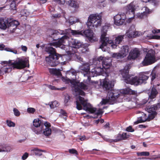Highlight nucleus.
I'll return each instance as SVG.
<instances>
[{
  "mask_svg": "<svg viewBox=\"0 0 160 160\" xmlns=\"http://www.w3.org/2000/svg\"><path fill=\"white\" fill-rule=\"evenodd\" d=\"M135 7L133 2L127 5L125 8L126 12L127 13L130 14V12L134 15V11L135 9Z\"/></svg>",
  "mask_w": 160,
  "mask_h": 160,
  "instance_id": "27",
  "label": "nucleus"
},
{
  "mask_svg": "<svg viewBox=\"0 0 160 160\" xmlns=\"http://www.w3.org/2000/svg\"><path fill=\"white\" fill-rule=\"evenodd\" d=\"M34 151L35 155L37 156H40L42 155V152L43 151L37 148H35L32 150Z\"/></svg>",
  "mask_w": 160,
  "mask_h": 160,
  "instance_id": "34",
  "label": "nucleus"
},
{
  "mask_svg": "<svg viewBox=\"0 0 160 160\" xmlns=\"http://www.w3.org/2000/svg\"><path fill=\"white\" fill-rule=\"evenodd\" d=\"M60 113L64 116L67 117V113L64 110L61 109L60 111Z\"/></svg>",
  "mask_w": 160,
  "mask_h": 160,
  "instance_id": "52",
  "label": "nucleus"
},
{
  "mask_svg": "<svg viewBox=\"0 0 160 160\" xmlns=\"http://www.w3.org/2000/svg\"><path fill=\"white\" fill-rule=\"evenodd\" d=\"M140 55V52L137 48H134L132 50L129 52L128 56V60L135 59L137 58Z\"/></svg>",
  "mask_w": 160,
  "mask_h": 160,
  "instance_id": "19",
  "label": "nucleus"
},
{
  "mask_svg": "<svg viewBox=\"0 0 160 160\" xmlns=\"http://www.w3.org/2000/svg\"><path fill=\"white\" fill-rule=\"evenodd\" d=\"M160 108V103H158L156 104H154L153 106H151L150 107H147L146 108V110L149 113L148 115H150L151 116L153 115L154 114V118L157 115V112L156 111Z\"/></svg>",
  "mask_w": 160,
  "mask_h": 160,
  "instance_id": "14",
  "label": "nucleus"
},
{
  "mask_svg": "<svg viewBox=\"0 0 160 160\" xmlns=\"http://www.w3.org/2000/svg\"><path fill=\"white\" fill-rule=\"evenodd\" d=\"M28 156V154L27 153H25L22 156V158L23 160L26 159Z\"/></svg>",
  "mask_w": 160,
  "mask_h": 160,
  "instance_id": "55",
  "label": "nucleus"
},
{
  "mask_svg": "<svg viewBox=\"0 0 160 160\" xmlns=\"http://www.w3.org/2000/svg\"><path fill=\"white\" fill-rule=\"evenodd\" d=\"M8 22V21H4L3 19L0 18V28L3 30L6 29L7 28V23Z\"/></svg>",
  "mask_w": 160,
  "mask_h": 160,
  "instance_id": "31",
  "label": "nucleus"
},
{
  "mask_svg": "<svg viewBox=\"0 0 160 160\" xmlns=\"http://www.w3.org/2000/svg\"><path fill=\"white\" fill-rule=\"evenodd\" d=\"M120 92L118 90H111L108 92L106 99H103L99 105L106 104H113L114 102L120 96Z\"/></svg>",
  "mask_w": 160,
  "mask_h": 160,
  "instance_id": "7",
  "label": "nucleus"
},
{
  "mask_svg": "<svg viewBox=\"0 0 160 160\" xmlns=\"http://www.w3.org/2000/svg\"><path fill=\"white\" fill-rule=\"evenodd\" d=\"M83 45H84V46H83L82 47H81L80 48H82L81 49V51L82 52V53H85L86 51H87L88 50V48L86 47V45L85 44H83Z\"/></svg>",
  "mask_w": 160,
  "mask_h": 160,
  "instance_id": "46",
  "label": "nucleus"
},
{
  "mask_svg": "<svg viewBox=\"0 0 160 160\" xmlns=\"http://www.w3.org/2000/svg\"><path fill=\"white\" fill-rule=\"evenodd\" d=\"M137 154L138 156H148L149 153L148 152H137Z\"/></svg>",
  "mask_w": 160,
  "mask_h": 160,
  "instance_id": "36",
  "label": "nucleus"
},
{
  "mask_svg": "<svg viewBox=\"0 0 160 160\" xmlns=\"http://www.w3.org/2000/svg\"><path fill=\"white\" fill-rule=\"evenodd\" d=\"M68 2L70 6L75 8H78L79 7L78 4L75 1L70 0Z\"/></svg>",
  "mask_w": 160,
  "mask_h": 160,
  "instance_id": "33",
  "label": "nucleus"
},
{
  "mask_svg": "<svg viewBox=\"0 0 160 160\" xmlns=\"http://www.w3.org/2000/svg\"><path fill=\"white\" fill-rule=\"evenodd\" d=\"M123 93L124 94H136V92L132 90L131 89L128 88L124 89L123 90Z\"/></svg>",
  "mask_w": 160,
  "mask_h": 160,
  "instance_id": "35",
  "label": "nucleus"
},
{
  "mask_svg": "<svg viewBox=\"0 0 160 160\" xmlns=\"http://www.w3.org/2000/svg\"><path fill=\"white\" fill-rule=\"evenodd\" d=\"M33 125L36 127H39L40 130L37 132H35L37 134H40L42 132V128H43L44 123L42 122L38 118L34 120L33 122Z\"/></svg>",
  "mask_w": 160,
  "mask_h": 160,
  "instance_id": "17",
  "label": "nucleus"
},
{
  "mask_svg": "<svg viewBox=\"0 0 160 160\" xmlns=\"http://www.w3.org/2000/svg\"><path fill=\"white\" fill-rule=\"evenodd\" d=\"M35 111V109L33 108H30L27 109V112L29 113H33Z\"/></svg>",
  "mask_w": 160,
  "mask_h": 160,
  "instance_id": "44",
  "label": "nucleus"
},
{
  "mask_svg": "<svg viewBox=\"0 0 160 160\" xmlns=\"http://www.w3.org/2000/svg\"><path fill=\"white\" fill-rule=\"evenodd\" d=\"M126 18V15L124 13H119L114 17V23L117 25H121L123 23Z\"/></svg>",
  "mask_w": 160,
  "mask_h": 160,
  "instance_id": "12",
  "label": "nucleus"
},
{
  "mask_svg": "<svg viewBox=\"0 0 160 160\" xmlns=\"http://www.w3.org/2000/svg\"><path fill=\"white\" fill-rule=\"evenodd\" d=\"M52 103V105H54L55 107H58V103L57 101H55L53 102Z\"/></svg>",
  "mask_w": 160,
  "mask_h": 160,
  "instance_id": "59",
  "label": "nucleus"
},
{
  "mask_svg": "<svg viewBox=\"0 0 160 160\" xmlns=\"http://www.w3.org/2000/svg\"><path fill=\"white\" fill-rule=\"evenodd\" d=\"M104 128H109V124L108 122H107L104 126Z\"/></svg>",
  "mask_w": 160,
  "mask_h": 160,
  "instance_id": "62",
  "label": "nucleus"
},
{
  "mask_svg": "<svg viewBox=\"0 0 160 160\" xmlns=\"http://www.w3.org/2000/svg\"><path fill=\"white\" fill-rule=\"evenodd\" d=\"M155 113L154 112L153 114V115L152 116L148 115V117L146 114L143 113L141 117L138 118L137 121L136 122H135V123L138 124V123L144 122L146 121H149L154 118V114H155Z\"/></svg>",
  "mask_w": 160,
  "mask_h": 160,
  "instance_id": "16",
  "label": "nucleus"
},
{
  "mask_svg": "<svg viewBox=\"0 0 160 160\" xmlns=\"http://www.w3.org/2000/svg\"><path fill=\"white\" fill-rule=\"evenodd\" d=\"M158 94V92L154 87H153L150 90L148 93V98L152 100L153 99L156 98Z\"/></svg>",
  "mask_w": 160,
  "mask_h": 160,
  "instance_id": "24",
  "label": "nucleus"
},
{
  "mask_svg": "<svg viewBox=\"0 0 160 160\" xmlns=\"http://www.w3.org/2000/svg\"><path fill=\"white\" fill-rule=\"evenodd\" d=\"M103 112L102 111V109H99L96 112V114L98 115L102 114L103 113Z\"/></svg>",
  "mask_w": 160,
  "mask_h": 160,
  "instance_id": "53",
  "label": "nucleus"
},
{
  "mask_svg": "<svg viewBox=\"0 0 160 160\" xmlns=\"http://www.w3.org/2000/svg\"><path fill=\"white\" fill-rule=\"evenodd\" d=\"M23 12H24V14H22V15L25 16L27 17L29 15V12L26 10H24Z\"/></svg>",
  "mask_w": 160,
  "mask_h": 160,
  "instance_id": "58",
  "label": "nucleus"
},
{
  "mask_svg": "<svg viewBox=\"0 0 160 160\" xmlns=\"http://www.w3.org/2000/svg\"><path fill=\"white\" fill-rule=\"evenodd\" d=\"M51 127L50 123L48 122H44L43 128L42 130H43V133L46 136H49L51 134V130L50 128Z\"/></svg>",
  "mask_w": 160,
  "mask_h": 160,
  "instance_id": "22",
  "label": "nucleus"
},
{
  "mask_svg": "<svg viewBox=\"0 0 160 160\" xmlns=\"http://www.w3.org/2000/svg\"><path fill=\"white\" fill-rule=\"evenodd\" d=\"M69 33H71L73 36H77L81 33L80 32L77 31L76 30H72L71 29H67L65 30H59L58 31L50 30L49 35L53 38V40H56L59 39L57 42L51 43L50 45L56 47L60 48L61 49L65 50V52L68 54H71V51L68 50V46H65L63 44V43L65 42V39L67 37L64 36L59 39V37L58 36L59 35L67 34Z\"/></svg>",
  "mask_w": 160,
  "mask_h": 160,
  "instance_id": "1",
  "label": "nucleus"
},
{
  "mask_svg": "<svg viewBox=\"0 0 160 160\" xmlns=\"http://www.w3.org/2000/svg\"><path fill=\"white\" fill-rule=\"evenodd\" d=\"M16 0H13L10 5V7L11 9L13 10H16V5L15 2V1Z\"/></svg>",
  "mask_w": 160,
  "mask_h": 160,
  "instance_id": "41",
  "label": "nucleus"
},
{
  "mask_svg": "<svg viewBox=\"0 0 160 160\" xmlns=\"http://www.w3.org/2000/svg\"><path fill=\"white\" fill-rule=\"evenodd\" d=\"M80 69L84 76H87L88 79H89V74L90 72V65L88 63H83L80 67Z\"/></svg>",
  "mask_w": 160,
  "mask_h": 160,
  "instance_id": "15",
  "label": "nucleus"
},
{
  "mask_svg": "<svg viewBox=\"0 0 160 160\" xmlns=\"http://www.w3.org/2000/svg\"><path fill=\"white\" fill-rule=\"evenodd\" d=\"M151 75L152 76L151 78V80L153 81L154 79L156 77V73L155 72V71H152V73L151 74Z\"/></svg>",
  "mask_w": 160,
  "mask_h": 160,
  "instance_id": "45",
  "label": "nucleus"
},
{
  "mask_svg": "<svg viewBox=\"0 0 160 160\" xmlns=\"http://www.w3.org/2000/svg\"><path fill=\"white\" fill-rule=\"evenodd\" d=\"M13 111L14 114L15 116L18 117L20 116V112L16 108H14L13 109Z\"/></svg>",
  "mask_w": 160,
  "mask_h": 160,
  "instance_id": "43",
  "label": "nucleus"
},
{
  "mask_svg": "<svg viewBox=\"0 0 160 160\" xmlns=\"http://www.w3.org/2000/svg\"><path fill=\"white\" fill-rule=\"evenodd\" d=\"M88 86L87 83L84 82H79L75 85L74 90L77 95H81L83 96L85 95V93L80 88L86 90L88 89Z\"/></svg>",
  "mask_w": 160,
  "mask_h": 160,
  "instance_id": "10",
  "label": "nucleus"
},
{
  "mask_svg": "<svg viewBox=\"0 0 160 160\" xmlns=\"http://www.w3.org/2000/svg\"><path fill=\"white\" fill-rule=\"evenodd\" d=\"M126 130L127 131L130 132H133L134 131V130L132 128L131 126L128 127Z\"/></svg>",
  "mask_w": 160,
  "mask_h": 160,
  "instance_id": "57",
  "label": "nucleus"
},
{
  "mask_svg": "<svg viewBox=\"0 0 160 160\" xmlns=\"http://www.w3.org/2000/svg\"><path fill=\"white\" fill-rule=\"evenodd\" d=\"M108 28V26H104L102 27L101 31V41L100 42L101 45L100 48L103 51H105L104 47L107 45L110 46L112 48H116L117 47V44H118L121 42L123 39L124 36V35H120L116 37L115 40V44H114L112 40H109L108 38L105 37Z\"/></svg>",
  "mask_w": 160,
  "mask_h": 160,
  "instance_id": "3",
  "label": "nucleus"
},
{
  "mask_svg": "<svg viewBox=\"0 0 160 160\" xmlns=\"http://www.w3.org/2000/svg\"><path fill=\"white\" fill-rule=\"evenodd\" d=\"M144 8H145V11L141 13H137L135 15L134 14V18L142 19L147 16L148 14L149 13V10L148 8L147 7H144Z\"/></svg>",
  "mask_w": 160,
  "mask_h": 160,
  "instance_id": "26",
  "label": "nucleus"
},
{
  "mask_svg": "<svg viewBox=\"0 0 160 160\" xmlns=\"http://www.w3.org/2000/svg\"><path fill=\"white\" fill-rule=\"evenodd\" d=\"M112 57L113 58H115L117 59L122 58L120 52L113 53L112 55Z\"/></svg>",
  "mask_w": 160,
  "mask_h": 160,
  "instance_id": "37",
  "label": "nucleus"
},
{
  "mask_svg": "<svg viewBox=\"0 0 160 160\" xmlns=\"http://www.w3.org/2000/svg\"><path fill=\"white\" fill-rule=\"evenodd\" d=\"M114 81L110 82L108 79H105L103 82V87L106 90H108L113 87L114 85Z\"/></svg>",
  "mask_w": 160,
  "mask_h": 160,
  "instance_id": "25",
  "label": "nucleus"
},
{
  "mask_svg": "<svg viewBox=\"0 0 160 160\" xmlns=\"http://www.w3.org/2000/svg\"><path fill=\"white\" fill-rule=\"evenodd\" d=\"M155 55V52L152 49L149 50L142 62L143 65L147 66L155 62L156 61Z\"/></svg>",
  "mask_w": 160,
  "mask_h": 160,
  "instance_id": "9",
  "label": "nucleus"
},
{
  "mask_svg": "<svg viewBox=\"0 0 160 160\" xmlns=\"http://www.w3.org/2000/svg\"><path fill=\"white\" fill-rule=\"evenodd\" d=\"M101 24V17L97 14H91L88 18L87 23L89 29H92L93 28H97L100 26Z\"/></svg>",
  "mask_w": 160,
  "mask_h": 160,
  "instance_id": "8",
  "label": "nucleus"
},
{
  "mask_svg": "<svg viewBox=\"0 0 160 160\" xmlns=\"http://www.w3.org/2000/svg\"><path fill=\"white\" fill-rule=\"evenodd\" d=\"M129 51V47L127 45L122 46L120 51L122 58L126 57L128 54Z\"/></svg>",
  "mask_w": 160,
  "mask_h": 160,
  "instance_id": "28",
  "label": "nucleus"
},
{
  "mask_svg": "<svg viewBox=\"0 0 160 160\" xmlns=\"http://www.w3.org/2000/svg\"><path fill=\"white\" fill-rule=\"evenodd\" d=\"M126 34L128 38H135L138 36V32L135 31L134 26H132L126 32Z\"/></svg>",
  "mask_w": 160,
  "mask_h": 160,
  "instance_id": "18",
  "label": "nucleus"
},
{
  "mask_svg": "<svg viewBox=\"0 0 160 160\" xmlns=\"http://www.w3.org/2000/svg\"><path fill=\"white\" fill-rule=\"evenodd\" d=\"M70 96L68 95H67L65 96L64 103L65 104H66L68 102Z\"/></svg>",
  "mask_w": 160,
  "mask_h": 160,
  "instance_id": "48",
  "label": "nucleus"
},
{
  "mask_svg": "<svg viewBox=\"0 0 160 160\" xmlns=\"http://www.w3.org/2000/svg\"><path fill=\"white\" fill-rule=\"evenodd\" d=\"M98 61L102 62V68L105 69L108 68L111 65L112 60L110 58L101 56L98 58Z\"/></svg>",
  "mask_w": 160,
  "mask_h": 160,
  "instance_id": "13",
  "label": "nucleus"
},
{
  "mask_svg": "<svg viewBox=\"0 0 160 160\" xmlns=\"http://www.w3.org/2000/svg\"><path fill=\"white\" fill-rule=\"evenodd\" d=\"M48 88L52 90H62L64 88H55V86L52 85H49L48 86Z\"/></svg>",
  "mask_w": 160,
  "mask_h": 160,
  "instance_id": "38",
  "label": "nucleus"
},
{
  "mask_svg": "<svg viewBox=\"0 0 160 160\" xmlns=\"http://www.w3.org/2000/svg\"><path fill=\"white\" fill-rule=\"evenodd\" d=\"M1 64H6L2 68L0 71L2 73H8L11 72L12 68H16L18 69H22L27 67V64H28V61L27 60L20 59L18 61H13L9 60L8 61H3L1 62Z\"/></svg>",
  "mask_w": 160,
  "mask_h": 160,
  "instance_id": "4",
  "label": "nucleus"
},
{
  "mask_svg": "<svg viewBox=\"0 0 160 160\" xmlns=\"http://www.w3.org/2000/svg\"><path fill=\"white\" fill-rule=\"evenodd\" d=\"M49 71L51 74L58 76L61 75V72L59 69H57L54 68H49Z\"/></svg>",
  "mask_w": 160,
  "mask_h": 160,
  "instance_id": "30",
  "label": "nucleus"
},
{
  "mask_svg": "<svg viewBox=\"0 0 160 160\" xmlns=\"http://www.w3.org/2000/svg\"><path fill=\"white\" fill-rule=\"evenodd\" d=\"M113 142H117L120 140H122L121 138V134H118L116 136V138L114 139H112Z\"/></svg>",
  "mask_w": 160,
  "mask_h": 160,
  "instance_id": "39",
  "label": "nucleus"
},
{
  "mask_svg": "<svg viewBox=\"0 0 160 160\" xmlns=\"http://www.w3.org/2000/svg\"><path fill=\"white\" fill-rule=\"evenodd\" d=\"M152 32L153 33L160 32V29H154L152 31Z\"/></svg>",
  "mask_w": 160,
  "mask_h": 160,
  "instance_id": "60",
  "label": "nucleus"
},
{
  "mask_svg": "<svg viewBox=\"0 0 160 160\" xmlns=\"http://www.w3.org/2000/svg\"><path fill=\"white\" fill-rule=\"evenodd\" d=\"M70 74H71L72 75L75 76L77 74V72L74 70H71L69 72Z\"/></svg>",
  "mask_w": 160,
  "mask_h": 160,
  "instance_id": "50",
  "label": "nucleus"
},
{
  "mask_svg": "<svg viewBox=\"0 0 160 160\" xmlns=\"http://www.w3.org/2000/svg\"><path fill=\"white\" fill-rule=\"evenodd\" d=\"M46 51L50 54L48 57L46 58V61L48 66L55 67L62 62L60 60L62 59V57L56 53L55 48L48 47L46 48Z\"/></svg>",
  "mask_w": 160,
  "mask_h": 160,
  "instance_id": "5",
  "label": "nucleus"
},
{
  "mask_svg": "<svg viewBox=\"0 0 160 160\" xmlns=\"http://www.w3.org/2000/svg\"><path fill=\"white\" fill-rule=\"evenodd\" d=\"M6 122L7 125L9 127H14L15 126V123L11 121L7 120Z\"/></svg>",
  "mask_w": 160,
  "mask_h": 160,
  "instance_id": "40",
  "label": "nucleus"
},
{
  "mask_svg": "<svg viewBox=\"0 0 160 160\" xmlns=\"http://www.w3.org/2000/svg\"><path fill=\"white\" fill-rule=\"evenodd\" d=\"M69 44L71 47L75 48H79L81 47L84 46L82 43L79 41L73 39H72L69 41Z\"/></svg>",
  "mask_w": 160,
  "mask_h": 160,
  "instance_id": "20",
  "label": "nucleus"
},
{
  "mask_svg": "<svg viewBox=\"0 0 160 160\" xmlns=\"http://www.w3.org/2000/svg\"><path fill=\"white\" fill-rule=\"evenodd\" d=\"M60 16V15L59 14H53L52 15V17L54 18H56L59 17Z\"/></svg>",
  "mask_w": 160,
  "mask_h": 160,
  "instance_id": "63",
  "label": "nucleus"
},
{
  "mask_svg": "<svg viewBox=\"0 0 160 160\" xmlns=\"http://www.w3.org/2000/svg\"><path fill=\"white\" fill-rule=\"evenodd\" d=\"M4 49L7 51L12 52L15 54L18 53L17 51L16 50H13L9 48H5Z\"/></svg>",
  "mask_w": 160,
  "mask_h": 160,
  "instance_id": "42",
  "label": "nucleus"
},
{
  "mask_svg": "<svg viewBox=\"0 0 160 160\" xmlns=\"http://www.w3.org/2000/svg\"><path fill=\"white\" fill-rule=\"evenodd\" d=\"M73 55L75 56L78 62H83V59L80 56H78L77 54H74Z\"/></svg>",
  "mask_w": 160,
  "mask_h": 160,
  "instance_id": "47",
  "label": "nucleus"
},
{
  "mask_svg": "<svg viewBox=\"0 0 160 160\" xmlns=\"http://www.w3.org/2000/svg\"><path fill=\"white\" fill-rule=\"evenodd\" d=\"M76 108L79 110L82 109V105L83 107V109L86 111H88L91 113H93L96 111V108H93L91 104L88 103L87 100L84 98L79 96L76 98Z\"/></svg>",
  "mask_w": 160,
  "mask_h": 160,
  "instance_id": "6",
  "label": "nucleus"
},
{
  "mask_svg": "<svg viewBox=\"0 0 160 160\" xmlns=\"http://www.w3.org/2000/svg\"><path fill=\"white\" fill-rule=\"evenodd\" d=\"M78 32H81V34H79L75 36H78L79 35H82L86 37L89 41L90 42H94L97 41L98 39L94 35V33L92 30L91 29H87L84 32L82 31H77Z\"/></svg>",
  "mask_w": 160,
  "mask_h": 160,
  "instance_id": "11",
  "label": "nucleus"
},
{
  "mask_svg": "<svg viewBox=\"0 0 160 160\" xmlns=\"http://www.w3.org/2000/svg\"><path fill=\"white\" fill-rule=\"evenodd\" d=\"M59 4H64L65 2V0H54Z\"/></svg>",
  "mask_w": 160,
  "mask_h": 160,
  "instance_id": "51",
  "label": "nucleus"
},
{
  "mask_svg": "<svg viewBox=\"0 0 160 160\" xmlns=\"http://www.w3.org/2000/svg\"><path fill=\"white\" fill-rule=\"evenodd\" d=\"M19 22L18 21L14 20L7 23V26L12 32H14L15 30L16 29L17 26L19 25Z\"/></svg>",
  "mask_w": 160,
  "mask_h": 160,
  "instance_id": "21",
  "label": "nucleus"
},
{
  "mask_svg": "<svg viewBox=\"0 0 160 160\" xmlns=\"http://www.w3.org/2000/svg\"><path fill=\"white\" fill-rule=\"evenodd\" d=\"M21 48L22 50L24 52H26L27 50V48L26 46L21 45Z\"/></svg>",
  "mask_w": 160,
  "mask_h": 160,
  "instance_id": "56",
  "label": "nucleus"
},
{
  "mask_svg": "<svg viewBox=\"0 0 160 160\" xmlns=\"http://www.w3.org/2000/svg\"><path fill=\"white\" fill-rule=\"evenodd\" d=\"M69 152L71 153H75L76 154H78V153L76 150L74 149H70L69 150Z\"/></svg>",
  "mask_w": 160,
  "mask_h": 160,
  "instance_id": "54",
  "label": "nucleus"
},
{
  "mask_svg": "<svg viewBox=\"0 0 160 160\" xmlns=\"http://www.w3.org/2000/svg\"><path fill=\"white\" fill-rule=\"evenodd\" d=\"M103 72H104L103 70L100 67L99 68H97L93 69L92 70L91 72L89 73V76H91L94 77L97 76L98 75H102L103 73Z\"/></svg>",
  "mask_w": 160,
  "mask_h": 160,
  "instance_id": "23",
  "label": "nucleus"
},
{
  "mask_svg": "<svg viewBox=\"0 0 160 160\" xmlns=\"http://www.w3.org/2000/svg\"><path fill=\"white\" fill-rule=\"evenodd\" d=\"M68 21L70 24L72 25L76 22H79V19L76 17H71L69 18Z\"/></svg>",
  "mask_w": 160,
  "mask_h": 160,
  "instance_id": "32",
  "label": "nucleus"
},
{
  "mask_svg": "<svg viewBox=\"0 0 160 160\" xmlns=\"http://www.w3.org/2000/svg\"><path fill=\"white\" fill-rule=\"evenodd\" d=\"M121 74L125 82L128 84H133L137 86L144 83L149 78L147 75L148 72H141L139 74V77L135 76L134 77L128 74V69H125L120 71Z\"/></svg>",
  "mask_w": 160,
  "mask_h": 160,
  "instance_id": "2",
  "label": "nucleus"
},
{
  "mask_svg": "<svg viewBox=\"0 0 160 160\" xmlns=\"http://www.w3.org/2000/svg\"><path fill=\"white\" fill-rule=\"evenodd\" d=\"M102 138L104 139V140H105L107 142H113L112 139H107V138H105L104 137H103V138Z\"/></svg>",
  "mask_w": 160,
  "mask_h": 160,
  "instance_id": "61",
  "label": "nucleus"
},
{
  "mask_svg": "<svg viewBox=\"0 0 160 160\" xmlns=\"http://www.w3.org/2000/svg\"><path fill=\"white\" fill-rule=\"evenodd\" d=\"M11 148L6 144H0V152H9L12 150Z\"/></svg>",
  "mask_w": 160,
  "mask_h": 160,
  "instance_id": "29",
  "label": "nucleus"
},
{
  "mask_svg": "<svg viewBox=\"0 0 160 160\" xmlns=\"http://www.w3.org/2000/svg\"><path fill=\"white\" fill-rule=\"evenodd\" d=\"M79 139L81 141H83L86 139V137L85 136H83L80 138Z\"/></svg>",
  "mask_w": 160,
  "mask_h": 160,
  "instance_id": "64",
  "label": "nucleus"
},
{
  "mask_svg": "<svg viewBox=\"0 0 160 160\" xmlns=\"http://www.w3.org/2000/svg\"><path fill=\"white\" fill-rule=\"evenodd\" d=\"M121 136L122 140L126 139L128 137L126 133H122Z\"/></svg>",
  "mask_w": 160,
  "mask_h": 160,
  "instance_id": "49",
  "label": "nucleus"
}]
</instances>
